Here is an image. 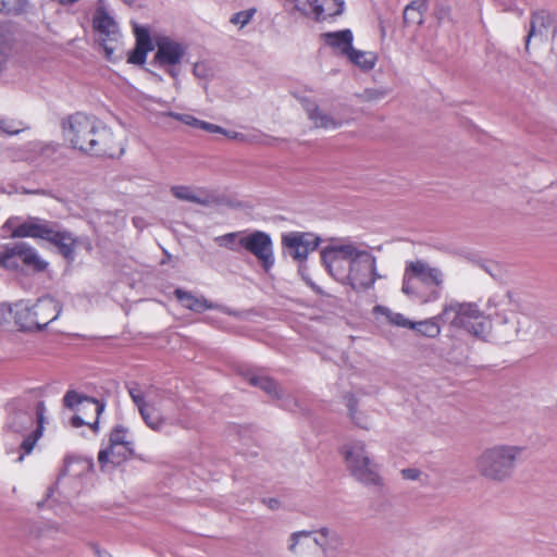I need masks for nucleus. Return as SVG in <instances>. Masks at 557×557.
<instances>
[{"label": "nucleus", "mask_w": 557, "mask_h": 557, "mask_svg": "<svg viewBox=\"0 0 557 557\" xmlns=\"http://www.w3.org/2000/svg\"><path fill=\"white\" fill-rule=\"evenodd\" d=\"M34 422L33 416L28 412L16 411L14 412L9 422V428L16 433L23 432L32 426Z\"/></svg>", "instance_id": "nucleus-31"}, {"label": "nucleus", "mask_w": 557, "mask_h": 557, "mask_svg": "<svg viewBox=\"0 0 557 557\" xmlns=\"http://www.w3.org/2000/svg\"><path fill=\"white\" fill-rule=\"evenodd\" d=\"M401 474L407 480H416L420 475V471L417 469H404Z\"/></svg>", "instance_id": "nucleus-50"}, {"label": "nucleus", "mask_w": 557, "mask_h": 557, "mask_svg": "<svg viewBox=\"0 0 557 557\" xmlns=\"http://www.w3.org/2000/svg\"><path fill=\"white\" fill-rule=\"evenodd\" d=\"M149 49L136 46L134 50H132L128 54V62L133 64L141 65L146 62L147 53Z\"/></svg>", "instance_id": "nucleus-42"}, {"label": "nucleus", "mask_w": 557, "mask_h": 557, "mask_svg": "<svg viewBox=\"0 0 557 557\" xmlns=\"http://www.w3.org/2000/svg\"><path fill=\"white\" fill-rule=\"evenodd\" d=\"M247 381L249 382V384L259 387L274 399H281L283 396L282 389L277 382H275L273 379L269 376H259L248 373Z\"/></svg>", "instance_id": "nucleus-24"}, {"label": "nucleus", "mask_w": 557, "mask_h": 557, "mask_svg": "<svg viewBox=\"0 0 557 557\" xmlns=\"http://www.w3.org/2000/svg\"><path fill=\"white\" fill-rule=\"evenodd\" d=\"M428 9V0H414L404 10V23L407 25H421L423 12Z\"/></svg>", "instance_id": "nucleus-25"}, {"label": "nucleus", "mask_w": 557, "mask_h": 557, "mask_svg": "<svg viewBox=\"0 0 557 557\" xmlns=\"http://www.w3.org/2000/svg\"><path fill=\"white\" fill-rule=\"evenodd\" d=\"M255 13H256V9H249V10L237 12V13L233 14V16L231 17V23L235 24V25H240V27H244L251 21Z\"/></svg>", "instance_id": "nucleus-41"}, {"label": "nucleus", "mask_w": 557, "mask_h": 557, "mask_svg": "<svg viewBox=\"0 0 557 557\" xmlns=\"http://www.w3.org/2000/svg\"><path fill=\"white\" fill-rule=\"evenodd\" d=\"M356 244L348 243L333 245L321 251V259L329 273L337 281L345 284L349 263L354 256Z\"/></svg>", "instance_id": "nucleus-9"}, {"label": "nucleus", "mask_w": 557, "mask_h": 557, "mask_svg": "<svg viewBox=\"0 0 557 557\" xmlns=\"http://www.w3.org/2000/svg\"><path fill=\"white\" fill-rule=\"evenodd\" d=\"M228 138H232V139H237V140H240V141H247V143H256L257 141V135H245V134H242V133H237V132H232L230 131V136H227Z\"/></svg>", "instance_id": "nucleus-49"}, {"label": "nucleus", "mask_w": 557, "mask_h": 557, "mask_svg": "<svg viewBox=\"0 0 557 557\" xmlns=\"http://www.w3.org/2000/svg\"><path fill=\"white\" fill-rule=\"evenodd\" d=\"M239 245L253 255L265 271H269L273 267V242L268 233L255 231L242 236L239 238Z\"/></svg>", "instance_id": "nucleus-11"}, {"label": "nucleus", "mask_w": 557, "mask_h": 557, "mask_svg": "<svg viewBox=\"0 0 557 557\" xmlns=\"http://www.w3.org/2000/svg\"><path fill=\"white\" fill-rule=\"evenodd\" d=\"M242 236H245L242 232H233L215 237L214 242L221 247H225L230 250H236V243L239 244V238Z\"/></svg>", "instance_id": "nucleus-36"}, {"label": "nucleus", "mask_w": 557, "mask_h": 557, "mask_svg": "<svg viewBox=\"0 0 557 557\" xmlns=\"http://www.w3.org/2000/svg\"><path fill=\"white\" fill-rule=\"evenodd\" d=\"M366 448L364 444L362 442H358L355 444L354 447L346 450L345 453H354L355 450H363Z\"/></svg>", "instance_id": "nucleus-55"}, {"label": "nucleus", "mask_w": 557, "mask_h": 557, "mask_svg": "<svg viewBox=\"0 0 557 557\" xmlns=\"http://www.w3.org/2000/svg\"><path fill=\"white\" fill-rule=\"evenodd\" d=\"M139 395L144 403L151 409H159L158 406L163 399V393L152 386L147 388L145 392L139 388Z\"/></svg>", "instance_id": "nucleus-35"}, {"label": "nucleus", "mask_w": 557, "mask_h": 557, "mask_svg": "<svg viewBox=\"0 0 557 557\" xmlns=\"http://www.w3.org/2000/svg\"><path fill=\"white\" fill-rule=\"evenodd\" d=\"M346 405L349 411L350 419L355 422L356 425L362 429H369L370 421L366 413L358 410V400L352 394H348L345 396Z\"/></svg>", "instance_id": "nucleus-28"}, {"label": "nucleus", "mask_w": 557, "mask_h": 557, "mask_svg": "<svg viewBox=\"0 0 557 557\" xmlns=\"http://www.w3.org/2000/svg\"><path fill=\"white\" fill-rule=\"evenodd\" d=\"M26 126H23L22 122H15L5 117H0V132L7 135H16L24 131Z\"/></svg>", "instance_id": "nucleus-38"}, {"label": "nucleus", "mask_w": 557, "mask_h": 557, "mask_svg": "<svg viewBox=\"0 0 557 557\" xmlns=\"http://www.w3.org/2000/svg\"><path fill=\"white\" fill-rule=\"evenodd\" d=\"M384 314L386 315V318L388 319V321L392 324L401 326V327H408L411 330L413 321H410L404 314L398 313V312H393L389 309H384Z\"/></svg>", "instance_id": "nucleus-40"}, {"label": "nucleus", "mask_w": 557, "mask_h": 557, "mask_svg": "<svg viewBox=\"0 0 557 557\" xmlns=\"http://www.w3.org/2000/svg\"><path fill=\"white\" fill-rule=\"evenodd\" d=\"M133 30L136 38V46L153 50V42L150 36V30L147 26L134 23Z\"/></svg>", "instance_id": "nucleus-33"}, {"label": "nucleus", "mask_w": 557, "mask_h": 557, "mask_svg": "<svg viewBox=\"0 0 557 557\" xmlns=\"http://www.w3.org/2000/svg\"><path fill=\"white\" fill-rule=\"evenodd\" d=\"M515 455H487L481 461L483 475L502 480L506 478L513 467Z\"/></svg>", "instance_id": "nucleus-15"}, {"label": "nucleus", "mask_w": 557, "mask_h": 557, "mask_svg": "<svg viewBox=\"0 0 557 557\" xmlns=\"http://www.w3.org/2000/svg\"><path fill=\"white\" fill-rule=\"evenodd\" d=\"M4 226L11 230L12 238L30 237L41 239L53 245L66 260L72 261L75 258L79 240L59 222L39 216H27L18 223V218L12 216L5 222Z\"/></svg>", "instance_id": "nucleus-2"}, {"label": "nucleus", "mask_w": 557, "mask_h": 557, "mask_svg": "<svg viewBox=\"0 0 557 557\" xmlns=\"http://www.w3.org/2000/svg\"><path fill=\"white\" fill-rule=\"evenodd\" d=\"M62 311L61 304L50 296H44L30 305L21 300L14 304L13 318L20 331L38 332L58 319Z\"/></svg>", "instance_id": "nucleus-5"}, {"label": "nucleus", "mask_w": 557, "mask_h": 557, "mask_svg": "<svg viewBox=\"0 0 557 557\" xmlns=\"http://www.w3.org/2000/svg\"><path fill=\"white\" fill-rule=\"evenodd\" d=\"M267 505L269 506V508L271 509H276L278 507V500L275 499V498H270L268 502H267Z\"/></svg>", "instance_id": "nucleus-56"}, {"label": "nucleus", "mask_w": 557, "mask_h": 557, "mask_svg": "<svg viewBox=\"0 0 557 557\" xmlns=\"http://www.w3.org/2000/svg\"><path fill=\"white\" fill-rule=\"evenodd\" d=\"M111 449H123L125 453H134L135 445L132 434L122 425H116L109 436Z\"/></svg>", "instance_id": "nucleus-21"}, {"label": "nucleus", "mask_w": 557, "mask_h": 557, "mask_svg": "<svg viewBox=\"0 0 557 557\" xmlns=\"http://www.w3.org/2000/svg\"><path fill=\"white\" fill-rule=\"evenodd\" d=\"M99 453L104 454V453H108V450L104 449V450H100Z\"/></svg>", "instance_id": "nucleus-61"}, {"label": "nucleus", "mask_w": 557, "mask_h": 557, "mask_svg": "<svg viewBox=\"0 0 557 557\" xmlns=\"http://www.w3.org/2000/svg\"><path fill=\"white\" fill-rule=\"evenodd\" d=\"M92 27L98 36L97 40L103 48L106 58L112 61L114 52L120 48L121 34L117 23L104 8L99 7L94 13Z\"/></svg>", "instance_id": "nucleus-8"}, {"label": "nucleus", "mask_w": 557, "mask_h": 557, "mask_svg": "<svg viewBox=\"0 0 557 557\" xmlns=\"http://www.w3.org/2000/svg\"><path fill=\"white\" fill-rule=\"evenodd\" d=\"M10 30L5 23L0 22V71L7 62L10 51Z\"/></svg>", "instance_id": "nucleus-34"}, {"label": "nucleus", "mask_w": 557, "mask_h": 557, "mask_svg": "<svg viewBox=\"0 0 557 557\" xmlns=\"http://www.w3.org/2000/svg\"><path fill=\"white\" fill-rule=\"evenodd\" d=\"M83 401H90L96 406V411L100 414L103 410V406L100 405L96 399L88 396L78 394L76 391H67L63 397V405L69 409H74L78 404Z\"/></svg>", "instance_id": "nucleus-30"}, {"label": "nucleus", "mask_w": 557, "mask_h": 557, "mask_svg": "<svg viewBox=\"0 0 557 557\" xmlns=\"http://www.w3.org/2000/svg\"><path fill=\"white\" fill-rule=\"evenodd\" d=\"M20 259L24 265L35 272L47 269L48 262L42 260L37 250L26 243L5 245L0 249V265L8 270H17Z\"/></svg>", "instance_id": "nucleus-7"}, {"label": "nucleus", "mask_w": 557, "mask_h": 557, "mask_svg": "<svg viewBox=\"0 0 557 557\" xmlns=\"http://www.w3.org/2000/svg\"><path fill=\"white\" fill-rule=\"evenodd\" d=\"M347 58L356 65L361 69L370 70L375 64V55L372 52L356 50L351 47L350 51L347 54Z\"/></svg>", "instance_id": "nucleus-29"}, {"label": "nucleus", "mask_w": 557, "mask_h": 557, "mask_svg": "<svg viewBox=\"0 0 557 557\" xmlns=\"http://www.w3.org/2000/svg\"><path fill=\"white\" fill-rule=\"evenodd\" d=\"M320 244V237L312 233L289 232L282 235L284 252L297 262H304Z\"/></svg>", "instance_id": "nucleus-12"}, {"label": "nucleus", "mask_w": 557, "mask_h": 557, "mask_svg": "<svg viewBox=\"0 0 557 557\" xmlns=\"http://www.w3.org/2000/svg\"><path fill=\"white\" fill-rule=\"evenodd\" d=\"M121 455H116V457H120ZM110 457H115V455H98V461L100 465V468L102 470H106L108 465L111 462Z\"/></svg>", "instance_id": "nucleus-51"}, {"label": "nucleus", "mask_w": 557, "mask_h": 557, "mask_svg": "<svg viewBox=\"0 0 557 557\" xmlns=\"http://www.w3.org/2000/svg\"><path fill=\"white\" fill-rule=\"evenodd\" d=\"M513 302V294L506 292L503 295H493L487 299L486 307L488 309H497L499 306L511 305Z\"/></svg>", "instance_id": "nucleus-39"}, {"label": "nucleus", "mask_w": 557, "mask_h": 557, "mask_svg": "<svg viewBox=\"0 0 557 557\" xmlns=\"http://www.w3.org/2000/svg\"><path fill=\"white\" fill-rule=\"evenodd\" d=\"M327 532H329V531H327L326 529L321 530V534H322L323 536H326V535H327Z\"/></svg>", "instance_id": "nucleus-58"}, {"label": "nucleus", "mask_w": 557, "mask_h": 557, "mask_svg": "<svg viewBox=\"0 0 557 557\" xmlns=\"http://www.w3.org/2000/svg\"><path fill=\"white\" fill-rule=\"evenodd\" d=\"M386 90L379 88H367L362 92L356 94L361 102H373L383 99L386 96Z\"/></svg>", "instance_id": "nucleus-37"}, {"label": "nucleus", "mask_w": 557, "mask_h": 557, "mask_svg": "<svg viewBox=\"0 0 557 557\" xmlns=\"http://www.w3.org/2000/svg\"><path fill=\"white\" fill-rule=\"evenodd\" d=\"M382 275L376 270V258L370 251L355 247L345 284L356 292L372 288L376 280Z\"/></svg>", "instance_id": "nucleus-6"}, {"label": "nucleus", "mask_w": 557, "mask_h": 557, "mask_svg": "<svg viewBox=\"0 0 557 557\" xmlns=\"http://www.w3.org/2000/svg\"><path fill=\"white\" fill-rule=\"evenodd\" d=\"M553 24L550 14L541 11L533 13L530 21V29L525 38V50L529 49V44L532 38H536L540 41L547 39V33Z\"/></svg>", "instance_id": "nucleus-18"}, {"label": "nucleus", "mask_w": 557, "mask_h": 557, "mask_svg": "<svg viewBox=\"0 0 557 557\" xmlns=\"http://www.w3.org/2000/svg\"><path fill=\"white\" fill-rule=\"evenodd\" d=\"M440 321H442V319L440 314H437L425 320L413 322L411 330L422 336L436 338L441 334Z\"/></svg>", "instance_id": "nucleus-26"}, {"label": "nucleus", "mask_w": 557, "mask_h": 557, "mask_svg": "<svg viewBox=\"0 0 557 557\" xmlns=\"http://www.w3.org/2000/svg\"><path fill=\"white\" fill-rule=\"evenodd\" d=\"M174 295L185 308L195 312H202L206 309H211L214 307L206 298L196 297L190 292H186L181 288H176L174 290Z\"/></svg>", "instance_id": "nucleus-22"}, {"label": "nucleus", "mask_w": 557, "mask_h": 557, "mask_svg": "<svg viewBox=\"0 0 557 557\" xmlns=\"http://www.w3.org/2000/svg\"><path fill=\"white\" fill-rule=\"evenodd\" d=\"M200 129H203L208 133H219V134H223L224 136H230V131L224 129L219 125H215V124H212V123H209L206 121H201Z\"/></svg>", "instance_id": "nucleus-45"}, {"label": "nucleus", "mask_w": 557, "mask_h": 557, "mask_svg": "<svg viewBox=\"0 0 557 557\" xmlns=\"http://www.w3.org/2000/svg\"><path fill=\"white\" fill-rule=\"evenodd\" d=\"M166 115H169L186 125H189L191 127L200 128L201 120H199L193 115L181 114V113H175V112H168Z\"/></svg>", "instance_id": "nucleus-43"}, {"label": "nucleus", "mask_w": 557, "mask_h": 557, "mask_svg": "<svg viewBox=\"0 0 557 557\" xmlns=\"http://www.w3.org/2000/svg\"><path fill=\"white\" fill-rule=\"evenodd\" d=\"M495 315L499 319L500 323L505 326L503 337L509 341L519 333V321L515 312L507 313L505 311H496Z\"/></svg>", "instance_id": "nucleus-27"}, {"label": "nucleus", "mask_w": 557, "mask_h": 557, "mask_svg": "<svg viewBox=\"0 0 557 557\" xmlns=\"http://www.w3.org/2000/svg\"><path fill=\"white\" fill-rule=\"evenodd\" d=\"M154 41L157 46L154 63L164 67L173 78H177L180 73L176 66L185 57L186 47L168 36H158L154 38Z\"/></svg>", "instance_id": "nucleus-10"}, {"label": "nucleus", "mask_w": 557, "mask_h": 557, "mask_svg": "<svg viewBox=\"0 0 557 557\" xmlns=\"http://www.w3.org/2000/svg\"><path fill=\"white\" fill-rule=\"evenodd\" d=\"M45 412H46L45 404L42 401H39L37 404V408H36L38 425H37L36 430H34L28 436H26L23 440V442L21 444V447L25 453H30L34 449L37 441L42 435L44 424H45Z\"/></svg>", "instance_id": "nucleus-23"}, {"label": "nucleus", "mask_w": 557, "mask_h": 557, "mask_svg": "<svg viewBox=\"0 0 557 557\" xmlns=\"http://www.w3.org/2000/svg\"><path fill=\"white\" fill-rule=\"evenodd\" d=\"M351 474L366 484H377L380 478L366 455H345Z\"/></svg>", "instance_id": "nucleus-17"}, {"label": "nucleus", "mask_w": 557, "mask_h": 557, "mask_svg": "<svg viewBox=\"0 0 557 557\" xmlns=\"http://www.w3.org/2000/svg\"><path fill=\"white\" fill-rule=\"evenodd\" d=\"M71 423L74 428H79L84 424V421L81 417L74 416L71 420Z\"/></svg>", "instance_id": "nucleus-54"}, {"label": "nucleus", "mask_w": 557, "mask_h": 557, "mask_svg": "<svg viewBox=\"0 0 557 557\" xmlns=\"http://www.w3.org/2000/svg\"><path fill=\"white\" fill-rule=\"evenodd\" d=\"M171 194L178 200L188 201L201 206L210 203V196L201 188L185 185H175L170 189Z\"/></svg>", "instance_id": "nucleus-19"}, {"label": "nucleus", "mask_w": 557, "mask_h": 557, "mask_svg": "<svg viewBox=\"0 0 557 557\" xmlns=\"http://www.w3.org/2000/svg\"><path fill=\"white\" fill-rule=\"evenodd\" d=\"M515 447H503L500 453H513Z\"/></svg>", "instance_id": "nucleus-57"}, {"label": "nucleus", "mask_w": 557, "mask_h": 557, "mask_svg": "<svg viewBox=\"0 0 557 557\" xmlns=\"http://www.w3.org/2000/svg\"><path fill=\"white\" fill-rule=\"evenodd\" d=\"M35 147L41 154L49 157L57 151L59 145L38 143L35 145Z\"/></svg>", "instance_id": "nucleus-46"}, {"label": "nucleus", "mask_w": 557, "mask_h": 557, "mask_svg": "<svg viewBox=\"0 0 557 557\" xmlns=\"http://www.w3.org/2000/svg\"><path fill=\"white\" fill-rule=\"evenodd\" d=\"M27 0H0V13L4 15H20L27 9Z\"/></svg>", "instance_id": "nucleus-32"}, {"label": "nucleus", "mask_w": 557, "mask_h": 557, "mask_svg": "<svg viewBox=\"0 0 557 557\" xmlns=\"http://www.w3.org/2000/svg\"><path fill=\"white\" fill-rule=\"evenodd\" d=\"M13 310H14V306L10 307V306L2 305L0 307V322L5 320V315L8 313L13 314Z\"/></svg>", "instance_id": "nucleus-52"}, {"label": "nucleus", "mask_w": 557, "mask_h": 557, "mask_svg": "<svg viewBox=\"0 0 557 557\" xmlns=\"http://www.w3.org/2000/svg\"><path fill=\"white\" fill-rule=\"evenodd\" d=\"M344 5V0H296V7L305 14L313 15L317 21L341 15Z\"/></svg>", "instance_id": "nucleus-13"}, {"label": "nucleus", "mask_w": 557, "mask_h": 557, "mask_svg": "<svg viewBox=\"0 0 557 557\" xmlns=\"http://www.w3.org/2000/svg\"><path fill=\"white\" fill-rule=\"evenodd\" d=\"M122 1L127 3V4H132V3H134L135 0H122Z\"/></svg>", "instance_id": "nucleus-59"}, {"label": "nucleus", "mask_w": 557, "mask_h": 557, "mask_svg": "<svg viewBox=\"0 0 557 557\" xmlns=\"http://www.w3.org/2000/svg\"><path fill=\"white\" fill-rule=\"evenodd\" d=\"M193 73L200 79H208L212 76L211 67L205 62H197L194 65Z\"/></svg>", "instance_id": "nucleus-44"}, {"label": "nucleus", "mask_w": 557, "mask_h": 557, "mask_svg": "<svg viewBox=\"0 0 557 557\" xmlns=\"http://www.w3.org/2000/svg\"><path fill=\"white\" fill-rule=\"evenodd\" d=\"M16 193L23 194V195H39V196H51L49 190H46L44 188L38 189H27L25 187H17L15 189Z\"/></svg>", "instance_id": "nucleus-48"}, {"label": "nucleus", "mask_w": 557, "mask_h": 557, "mask_svg": "<svg viewBox=\"0 0 557 557\" xmlns=\"http://www.w3.org/2000/svg\"><path fill=\"white\" fill-rule=\"evenodd\" d=\"M309 535L308 532H298V533H294L293 536H292V544L289 546L290 550H295V546H296V543H297V540L301 536H305L307 537Z\"/></svg>", "instance_id": "nucleus-53"}, {"label": "nucleus", "mask_w": 557, "mask_h": 557, "mask_svg": "<svg viewBox=\"0 0 557 557\" xmlns=\"http://www.w3.org/2000/svg\"><path fill=\"white\" fill-rule=\"evenodd\" d=\"M127 391L147 426L153 431H160L165 424V418L161 411L159 409H151L144 403L139 395L138 385L128 386Z\"/></svg>", "instance_id": "nucleus-16"}, {"label": "nucleus", "mask_w": 557, "mask_h": 557, "mask_svg": "<svg viewBox=\"0 0 557 557\" xmlns=\"http://www.w3.org/2000/svg\"><path fill=\"white\" fill-rule=\"evenodd\" d=\"M444 285V273L425 260L407 261L404 269L401 292L421 304L436 301Z\"/></svg>", "instance_id": "nucleus-3"}, {"label": "nucleus", "mask_w": 557, "mask_h": 557, "mask_svg": "<svg viewBox=\"0 0 557 557\" xmlns=\"http://www.w3.org/2000/svg\"><path fill=\"white\" fill-rule=\"evenodd\" d=\"M23 460V455H20L17 461H22Z\"/></svg>", "instance_id": "nucleus-60"}, {"label": "nucleus", "mask_w": 557, "mask_h": 557, "mask_svg": "<svg viewBox=\"0 0 557 557\" xmlns=\"http://www.w3.org/2000/svg\"><path fill=\"white\" fill-rule=\"evenodd\" d=\"M64 139L71 148L95 157L114 158L124 151L113 132L95 116L76 112L61 122Z\"/></svg>", "instance_id": "nucleus-1"}, {"label": "nucleus", "mask_w": 557, "mask_h": 557, "mask_svg": "<svg viewBox=\"0 0 557 557\" xmlns=\"http://www.w3.org/2000/svg\"><path fill=\"white\" fill-rule=\"evenodd\" d=\"M324 42L333 48L336 52L346 55L352 47V33L350 29L322 34Z\"/></svg>", "instance_id": "nucleus-20"}, {"label": "nucleus", "mask_w": 557, "mask_h": 557, "mask_svg": "<svg viewBox=\"0 0 557 557\" xmlns=\"http://www.w3.org/2000/svg\"><path fill=\"white\" fill-rule=\"evenodd\" d=\"M450 9L445 4H437L434 9V16L441 23L449 16Z\"/></svg>", "instance_id": "nucleus-47"}, {"label": "nucleus", "mask_w": 557, "mask_h": 557, "mask_svg": "<svg viewBox=\"0 0 557 557\" xmlns=\"http://www.w3.org/2000/svg\"><path fill=\"white\" fill-rule=\"evenodd\" d=\"M301 104L307 117L315 128L334 131L341 128L346 123L343 119L321 109L315 101L309 98H302Z\"/></svg>", "instance_id": "nucleus-14"}, {"label": "nucleus", "mask_w": 557, "mask_h": 557, "mask_svg": "<svg viewBox=\"0 0 557 557\" xmlns=\"http://www.w3.org/2000/svg\"><path fill=\"white\" fill-rule=\"evenodd\" d=\"M440 317L442 322L478 338H485L491 330L490 322L476 302L451 300L443 306Z\"/></svg>", "instance_id": "nucleus-4"}]
</instances>
